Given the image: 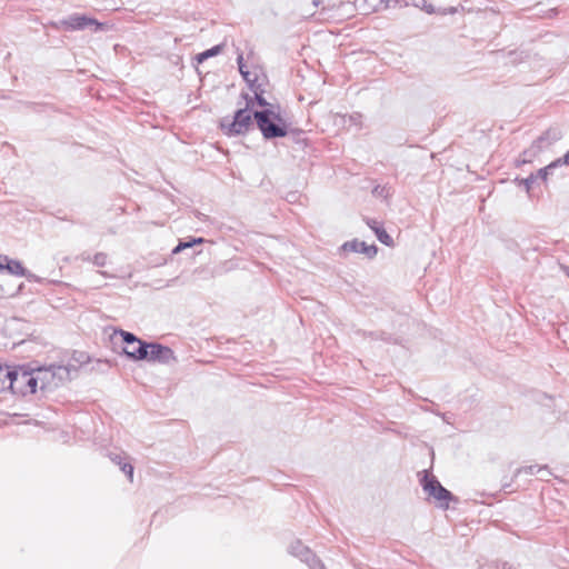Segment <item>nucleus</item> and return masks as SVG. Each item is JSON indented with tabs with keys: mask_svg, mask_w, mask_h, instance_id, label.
I'll return each mask as SVG.
<instances>
[{
	"mask_svg": "<svg viewBox=\"0 0 569 569\" xmlns=\"http://www.w3.org/2000/svg\"><path fill=\"white\" fill-rule=\"evenodd\" d=\"M37 390L51 392L59 386L78 377V368L72 363L50 366H36Z\"/></svg>",
	"mask_w": 569,
	"mask_h": 569,
	"instance_id": "f257e3e1",
	"label": "nucleus"
},
{
	"mask_svg": "<svg viewBox=\"0 0 569 569\" xmlns=\"http://www.w3.org/2000/svg\"><path fill=\"white\" fill-rule=\"evenodd\" d=\"M281 109L253 111L257 128L264 140L284 138L289 134V122L281 116Z\"/></svg>",
	"mask_w": 569,
	"mask_h": 569,
	"instance_id": "f03ea898",
	"label": "nucleus"
},
{
	"mask_svg": "<svg viewBox=\"0 0 569 569\" xmlns=\"http://www.w3.org/2000/svg\"><path fill=\"white\" fill-rule=\"evenodd\" d=\"M8 387L9 391L16 396L27 397L34 395L38 391L34 362L12 366Z\"/></svg>",
	"mask_w": 569,
	"mask_h": 569,
	"instance_id": "7ed1b4c3",
	"label": "nucleus"
},
{
	"mask_svg": "<svg viewBox=\"0 0 569 569\" xmlns=\"http://www.w3.org/2000/svg\"><path fill=\"white\" fill-rule=\"evenodd\" d=\"M422 473L423 476L420 479L422 490L437 501V507L447 510L451 501L458 502V498L445 488L437 477L429 473L427 470H423Z\"/></svg>",
	"mask_w": 569,
	"mask_h": 569,
	"instance_id": "20e7f679",
	"label": "nucleus"
},
{
	"mask_svg": "<svg viewBox=\"0 0 569 569\" xmlns=\"http://www.w3.org/2000/svg\"><path fill=\"white\" fill-rule=\"evenodd\" d=\"M253 112H247V109H238L234 111L231 120L222 119L220 128L228 137L243 136L253 129Z\"/></svg>",
	"mask_w": 569,
	"mask_h": 569,
	"instance_id": "39448f33",
	"label": "nucleus"
},
{
	"mask_svg": "<svg viewBox=\"0 0 569 569\" xmlns=\"http://www.w3.org/2000/svg\"><path fill=\"white\" fill-rule=\"evenodd\" d=\"M114 335L121 337L124 345L122 352L126 357L133 361H143L147 358L148 341L138 338L134 333L116 329Z\"/></svg>",
	"mask_w": 569,
	"mask_h": 569,
	"instance_id": "423d86ee",
	"label": "nucleus"
},
{
	"mask_svg": "<svg viewBox=\"0 0 569 569\" xmlns=\"http://www.w3.org/2000/svg\"><path fill=\"white\" fill-rule=\"evenodd\" d=\"M59 24L66 31L84 30L86 28L93 27L94 32L104 30V24L97 19L83 13H72L67 18L59 21Z\"/></svg>",
	"mask_w": 569,
	"mask_h": 569,
	"instance_id": "0eeeda50",
	"label": "nucleus"
},
{
	"mask_svg": "<svg viewBox=\"0 0 569 569\" xmlns=\"http://www.w3.org/2000/svg\"><path fill=\"white\" fill-rule=\"evenodd\" d=\"M288 551L291 556L305 562L309 569H326L325 565L316 553L300 540L291 542L288 547Z\"/></svg>",
	"mask_w": 569,
	"mask_h": 569,
	"instance_id": "6e6552de",
	"label": "nucleus"
},
{
	"mask_svg": "<svg viewBox=\"0 0 569 569\" xmlns=\"http://www.w3.org/2000/svg\"><path fill=\"white\" fill-rule=\"evenodd\" d=\"M143 361L168 365L171 361H176V356L173 350L168 346L159 342H148L147 358H144Z\"/></svg>",
	"mask_w": 569,
	"mask_h": 569,
	"instance_id": "1a4fd4ad",
	"label": "nucleus"
},
{
	"mask_svg": "<svg viewBox=\"0 0 569 569\" xmlns=\"http://www.w3.org/2000/svg\"><path fill=\"white\" fill-rule=\"evenodd\" d=\"M0 271H6L17 277H24L28 281H38V277L26 269L20 260L6 254H0Z\"/></svg>",
	"mask_w": 569,
	"mask_h": 569,
	"instance_id": "9d476101",
	"label": "nucleus"
},
{
	"mask_svg": "<svg viewBox=\"0 0 569 569\" xmlns=\"http://www.w3.org/2000/svg\"><path fill=\"white\" fill-rule=\"evenodd\" d=\"M339 251L341 253H362L368 259H373L378 253V247L375 243L367 244L365 241H360L359 239H352L350 241H346L345 243H342L339 248Z\"/></svg>",
	"mask_w": 569,
	"mask_h": 569,
	"instance_id": "9b49d317",
	"label": "nucleus"
},
{
	"mask_svg": "<svg viewBox=\"0 0 569 569\" xmlns=\"http://www.w3.org/2000/svg\"><path fill=\"white\" fill-rule=\"evenodd\" d=\"M562 138V132L558 128H549L545 132H542L533 142L531 146L536 147L538 152H541L542 150L547 149L558 140Z\"/></svg>",
	"mask_w": 569,
	"mask_h": 569,
	"instance_id": "f8f14e48",
	"label": "nucleus"
},
{
	"mask_svg": "<svg viewBox=\"0 0 569 569\" xmlns=\"http://www.w3.org/2000/svg\"><path fill=\"white\" fill-rule=\"evenodd\" d=\"M367 226L375 232L377 239L387 247H392L395 244L392 237L387 232L385 227L378 222L376 219H366Z\"/></svg>",
	"mask_w": 569,
	"mask_h": 569,
	"instance_id": "ddd939ff",
	"label": "nucleus"
},
{
	"mask_svg": "<svg viewBox=\"0 0 569 569\" xmlns=\"http://www.w3.org/2000/svg\"><path fill=\"white\" fill-rule=\"evenodd\" d=\"M413 6L423 10L428 14H440V16H447V14H455L457 12V9L455 7H448V8H436L430 0H413Z\"/></svg>",
	"mask_w": 569,
	"mask_h": 569,
	"instance_id": "4468645a",
	"label": "nucleus"
},
{
	"mask_svg": "<svg viewBox=\"0 0 569 569\" xmlns=\"http://www.w3.org/2000/svg\"><path fill=\"white\" fill-rule=\"evenodd\" d=\"M359 10L363 14H370L378 11H383L382 0H362L361 4H359Z\"/></svg>",
	"mask_w": 569,
	"mask_h": 569,
	"instance_id": "2eb2a0df",
	"label": "nucleus"
},
{
	"mask_svg": "<svg viewBox=\"0 0 569 569\" xmlns=\"http://www.w3.org/2000/svg\"><path fill=\"white\" fill-rule=\"evenodd\" d=\"M252 100H254L256 104L261 107V109H281L280 104H274L267 101L264 98V89H259L258 91L253 92Z\"/></svg>",
	"mask_w": 569,
	"mask_h": 569,
	"instance_id": "dca6fc26",
	"label": "nucleus"
},
{
	"mask_svg": "<svg viewBox=\"0 0 569 569\" xmlns=\"http://www.w3.org/2000/svg\"><path fill=\"white\" fill-rule=\"evenodd\" d=\"M12 366L0 365V393L9 391V379L11 378Z\"/></svg>",
	"mask_w": 569,
	"mask_h": 569,
	"instance_id": "f3484780",
	"label": "nucleus"
},
{
	"mask_svg": "<svg viewBox=\"0 0 569 569\" xmlns=\"http://www.w3.org/2000/svg\"><path fill=\"white\" fill-rule=\"evenodd\" d=\"M90 361V356L84 351L74 350L68 361V363H72L77 366L78 371L82 366L87 365Z\"/></svg>",
	"mask_w": 569,
	"mask_h": 569,
	"instance_id": "a211bd4d",
	"label": "nucleus"
},
{
	"mask_svg": "<svg viewBox=\"0 0 569 569\" xmlns=\"http://www.w3.org/2000/svg\"><path fill=\"white\" fill-rule=\"evenodd\" d=\"M223 50V44H216L196 56V61L202 63L204 60L220 54Z\"/></svg>",
	"mask_w": 569,
	"mask_h": 569,
	"instance_id": "6ab92c4d",
	"label": "nucleus"
},
{
	"mask_svg": "<svg viewBox=\"0 0 569 569\" xmlns=\"http://www.w3.org/2000/svg\"><path fill=\"white\" fill-rule=\"evenodd\" d=\"M365 337L370 338L371 340H381L388 343H397V339L392 337V335L387 333L385 331H366L363 332Z\"/></svg>",
	"mask_w": 569,
	"mask_h": 569,
	"instance_id": "aec40b11",
	"label": "nucleus"
},
{
	"mask_svg": "<svg viewBox=\"0 0 569 569\" xmlns=\"http://www.w3.org/2000/svg\"><path fill=\"white\" fill-rule=\"evenodd\" d=\"M242 78L252 92H256L259 89H263L262 83L259 82L257 74H252L250 71H242Z\"/></svg>",
	"mask_w": 569,
	"mask_h": 569,
	"instance_id": "412c9836",
	"label": "nucleus"
},
{
	"mask_svg": "<svg viewBox=\"0 0 569 569\" xmlns=\"http://www.w3.org/2000/svg\"><path fill=\"white\" fill-rule=\"evenodd\" d=\"M542 470H546L548 471V473L550 475V471L548 470V466H538V465H530V466H526V467H521V468H518L515 473H513V478H517L519 475H521L522 472L527 473V475H536Z\"/></svg>",
	"mask_w": 569,
	"mask_h": 569,
	"instance_id": "4be33fe9",
	"label": "nucleus"
},
{
	"mask_svg": "<svg viewBox=\"0 0 569 569\" xmlns=\"http://www.w3.org/2000/svg\"><path fill=\"white\" fill-rule=\"evenodd\" d=\"M204 241L203 238H191L187 241H180L173 249L172 254H177L187 248H192L194 244H200Z\"/></svg>",
	"mask_w": 569,
	"mask_h": 569,
	"instance_id": "5701e85b",
	"label": "nucleus"
},
{
	"mask_svg": "<svg viewBox=\"0 0 569 569\" xmlns=\"http://www.w3.org/2000/svg\"><path fill=\"white\" fill-rule=\"evenodd\" d=\"M540 152H538V150L536 149V147L533 146H530L528 149L523 150L522 153L520 154L519 159H518V162L519 163H529V162H532V160L539 154Z\"/></svg>",
	"mask_w": 569,
	"mask_h": 569,
	"instance_id": "b1692460",
	"label": "nucleus"
},
{
	"mask_svg": "<svg viewBox=\"0 0 569 569\" xmlns=\"http://www.w3.org/2000/svg\"><path fill=\"white\" fill-rule=\"evenodd\" d=\"M557 169V164L553 161H551L548 166L540 168L537 171V176H539V179L543 182L547 181L548 177L553 173V170Z\"/></svg>",
	"mask_w": 569,
	"mask_h": 569,
	"instance_id": "393cba45",
	"label": "nucleus"
},
{
	"mask_svg": "<svg viewBox=\"0 0 569 569\" xmlns=\"http://www.w3.org/2000/svg\"><path fill=\"white\" fill-rule=\"evenodd\" d=\"M288 136H291L295 143L300 144V143L306 142L305 131L302 129L291 128L290 123H289V134Z\"/></svg>",
	"mask_w": 569,
	"mask_h": 569,
	"instance_id": "a878e982",
	"label": "nucleus"
},
{
	"mask_svg": "<svg viewBox=\"0 0 569 569\" xmlns=\"http://www.w3.org/2000/svg\"><path fill=\"white\" fill-rule=\"evenodd\" d=\"M538 179H539V176H537V172H536V173H530L527 178H522V179L517 178L516 180L518 181L519 184L523 186L526 191L529 193L533 183Z\"/></svg>",
	"mask_w": 569,
	"mask_h": 569,
	"instance_id": "bb28decb",
	"label": "nucleus"
},
{
	"mask_svg": "<svg viewBox=\"0 0 569 569\" xmlns=\"http://www.w3.org/2000/svg\"><path fill=\"white\" fill-rule=\"evenodd\" d=\"M118 466L120 467V470L127 476L129 481L132 482L134 467L130 462L124 461V459L121 461V465Z\"/></svg>",
	"mask_w": 569,
	"mask_h": 569,
	"instance_id": "cd10ccee",
	"label": "nucleus"
},
{
	"mask_svg": "<svg viewBox=\"0 0 569 569\" xmlns=\"http://www.w3.org/2000/svg\"><path fill=\"white\" fill-rule=\"evenodd\" d=\"M108 262V256L104 252H97L92 256V263L97 267H104Z\"/></svg>",
	"mask_w": 569,
	"mask_h": 569,
	"instance_id": "c85d7f7f",
	"label": "nucleus"
},
{
	"mask_svg": "<svg viewBox=\"0 0 569 569\" xmlns=\"http://www.w3.org/2000/svg\"><path fill=\"white\" fill-rule=\"evenodd\" d=\"M241 98L246 101V104L242 109H247V112H253V107L256 104L254 100H252V96L247 92L241 93Z\"/></svg>",
	"mask_w": 569,
	"mask_h": 569,
	"instance_id": "c756f323",
	"label": "nucleus"
},
{
	"mask_svg": "<svg viewBox=\"0 0 569 569\" xmlns=\"http://www.w3.org/2000/svg\"><path fill=\"white\" fill-rule=\"evenodd\" d=\"M372 193L377 197L387 198L389 196V190L386 187L376 186L372 190Z\"/></svg>",
	"mask_w": 569,
	"mask_h": 569,
	"instance_id": "7c9ffc66",
	"label": "nucleus"
},
{
	"mask_svg": "<svg viewBox=\"0 0 569 569\" xmlns=\"http://www.w3.org/2000/svg\"><path fill=\"white\" fill-rule=\"evenodd\" d=\"M555 162L557 164V168L565 164H569V150L565 153L563 157L556 159Z\"/></svg>",
	"mask_w": 569,
	"mask_h": 569,
	"instance_id": "2f4dec72",
	"label": "nucleus"
},
{
	"mask_svg": "<svg viewBox=\"0 0 569 569\" xmlns=\"http://www.w3.org/2000/svg\"><path fill=\"white\" fill-rule=\"evenodd\" d=\"M237 64H238V68H239V72L241 74H242V71H248L246 69L244 59H243V54L242 53L238 54V57H237Z\"/></svg>",
	"mask_w": 569,
	"mask_h": 569,
	"instance_id": "473e14b6",
	"label": "nucleus"
},
{
	"mask_svg": "<svg viewBox=\"0 0 569 569\" xmlns=\"http://www.w3.org/2000/svg\"><path fill=\"white\" fill-rule=\"evenodd\" d=\"M400 3V0H382V4H383V8L385 10L391 8V7H396Z\"/></svg>",
	"mask_w": 569,
	"mask_h": 569,
	"instance_id": "72a5a7b5",
	"label": "nucleus"
},
{
	"mask_svg": "<svg viewBox=\"0 0 569 569\" xmlns=\"http://www.w3.org/2000/svg\"><path fill=\"white\" fill-rule=\"evenodd\" d=\"M109 457L111 461L114 462L116 465H121V461L123 460L121 455L116 452H110Z\"/></svg>",
	"mask_w": 569,
	"mask_h": 569,
	"instance_id": "f704fd0d",
	"label": "nucleus"
},
{
	"mask_svg": "<svg viewBox=\"0 0 569 569\" xmlns=\"http://www.w3.org/2000/svg\"><path fill=\"white\" fill-rule=\"evenodd\" d=\"M499 569H518L517 567H515L513 565L509 563V562H503Z\"/></svg>",
	"mask_w": 569,
	"mask_h": 569,
	"instance_id": "c9c22d12",
	"label": "nucleus"
},
{
	"mask_svg": "<svg viewBox=\"0 0 569 569\" xmlns=\"http://www.w3.org/2000/svg\"><path fill=\"white\" fill-rule=\"evenodd\" d=\"M80 259L82 261H91L92 262V257L89 253H86V252L81 253Z\"/></svg>",
	"mask_w": 569,
	"mask_h": 569,
	"instance_id": "e433bc0d",
	"label": "nucleus"
},
{
	"mask_svg": "<svg viewBox=\"0 0 569 569\" xmlns=\"http://www.w3.org/2000/svg\"><path fill=\"white\" fill-rule=\"evenodd\" d=\"M100 274L103 276L104 278L111 277V274H109L107 271H100Z\"/></svg>",
	"mask_w": 569,
	"mask_h": 569,
	"instance_id": "4c0bfd02",
	"label": "nucleus"
},
{
	"mask_svg": "<svg viewBox=\"0 0 569 569\" xmlns=\"http://www.w3.org/2000/svg\"><path fill=\"white\" fill-rule=\"evenodd\" d=\"M312 3L315 7H318L320 4V0H312Z\"/></svg>",
	"mask_w": 569,
	"mask_h": 569,
	"instance_id": "58836bf2",
	"label": "nucleus"
},
{
	"mask_svg": "<svg viewBox=\"0 0 569 569\" xmlns=\"http://www.w3.org/2000/svg\"><path fill=\"white\" fill-rule=\"evenodd\" d=\"M441 417H442V419H443L446 422H449V421L447 420V417H446V415H445V413H443V415H441Z\"/></svg>",
	"mask_w": 569,
	"mask_h": 569,
	"instance_id": "ea45409f",
	"label": "nucleus"
},
{
	"mask_svg": "<svg viewBox=\"0 0 569 569\" xmlns=\"http://www.w3.org/2000/svg\"><path fill=\"white\" fill-rule=\"evenodd\" d=\"M509 486H510L509 483H503V485H502V488H503V489H507Z\"/></svg>",
	"mask_w": 569,
	"mask_h": 569,
	"instance_id": "a19ab883",
	"label": "nucleus"
},
{
	"mask_svg": "<svg viewBox=\"0 0 569 569\" xmlns=\"http://www.w3.org/2000/svg\"><path fill=\"white\" fill-rule=\"evenodd\" d=\"M568 277H569V269H568Z\"/></svg>",
	"mask_w": 569,
	"mask_h": 569,
	"instance_id": "79ce46f5",
	"label": "nucleus"
}]
</instances>
